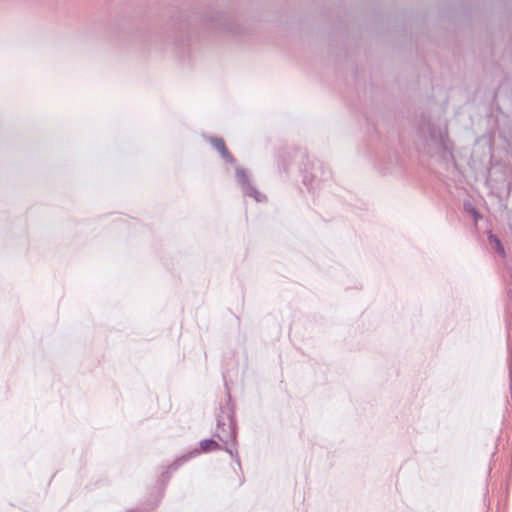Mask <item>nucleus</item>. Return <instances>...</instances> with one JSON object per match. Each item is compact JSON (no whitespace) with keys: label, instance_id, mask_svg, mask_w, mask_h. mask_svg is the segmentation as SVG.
<instances>
[{"label":"nucleus","instance_id":"f03ea898","mask_svg":"<svg viewBox=\"0 0 512 512\" xmlns=\"http://www.w3.org/2000/svg\"><path fill=\"white\" fill-rule=\"evenodd\" d=\"M488 240H489V244L491 245V247L501 256V257H505L506 253H505V249L501 243V241L499 240V238L493 234H489L488 236Z\"/></svg>","mask_w":512,"mask_h":512},{"label":"nucleus","instance_id":"7ed1b4c3","mask_svg":"<svg viewBox=\"0 0 512 512\" xmlns=\"http://www.w3.org/2000/svg\"><path fill=\"white\" fill-rule=\"evenodd\" d=\"M200 445L203 452L213 451L219 447L216 441L210 439L202 441Z\"/></svg>","mask_w":512,"mask_h":512},{"label":"nucleus","instance_id":"39448f33","mask_svg":"<svg viewBox=\"0 0 512 512\" xmlns=\"http://www.w3.org/2000/svg\"><path fill=\"white\" fill-rule=\"evenodd\" d=\"M251 190L253 191V193L251 192V193H249V195L253 196L256 199V201H261L262 195L259 192L255 191L254 189H252V188H251Z\"/></svg>","mask_w":512,"mask_h":512},{"label":"nucleus","instance_id":"20e7f679","mask_svg":"<svg viewBox=\"0 0 512 512\" xmlns=\"http://www.w3.org/2000/svg\"><path fill=\"white\" fill-rule=\"evenodd\" d=\"M236 176H237V179H238L239 183L243 187L249 186L248 176H247V174H246V172L244 170L238 169L236 171Z\"/></svg>","mask_w":512,"mask_h":512},{"label":"nucleus","instance_id":"f257e3e1","mask_svg":"<svg viewBox=\"0 0 512 512\" xmlns=\"http://www.w3.org/2000/svg\"><path fill=\"white\" fill-rule=\"evenodd\" d=\"M212 146L221 154L227 161L233 162V157L226 148V144L222 138H212Z\"/></svg>","mask_w":512,"mask_h":512}]
</instances>
